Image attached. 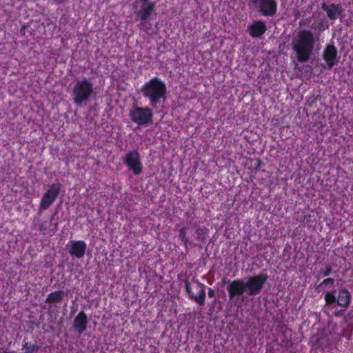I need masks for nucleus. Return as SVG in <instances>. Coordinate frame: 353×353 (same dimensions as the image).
Here are the masks:
<instances>
[{
    "instance_id": "28",
    "label": "nucleus",
    "mask_w": 353,
    "mask_h": 353,
    "mask_svg": "<svg viewBox=\"0 0 353 353\" xmlns=\"http://www.w3.org/2000/svg\"><path fill=\"white\" fill-rule=\"evenodd\" d=\"M56 1L58 3H63V0H56Z\"/></svg>"
},
{
    "instance_id": "1",
    "label": "nucleus",
    "mask_w": 353,
    "mask_h": 353,
    "mask_svg": "<svg viewBox=\"0 0 353 353\" xmlns=\"http://www.w3.org/2000/svg\"><path fill=\"white\" fill-rule=\"evenodd\" d=\"M315 39L312 32L302 29L297 32L292 41V48L296 54L299 62L303 63L309 60L313 53Z\"/></svg>"
},
{
    "instance_id": "13",
    "label": "nucleus",
    "mask_w": 353,
    "mask_h": 353,
    "mask_svg": "<svg viewBox=\"0 0 353 353\" xmlns=\"http://www.w3.org/2000/svg\"><path fill=\"white\" fill-rule=\"evenodd\" d=\"M321 9L326 12L327 17L331 21H335L339 18L341 21L343 18V10L341 4L334 3L327 4L323 2L321 4Z\"/></svg>"
},
{
    "instance_id": "9",
    "label": "nucleus",
    "mask_w": 353,
    "mask_h": 353,
    "mask_svg": "<svg viewBox=\"0 0 353 353\" xmlns=\"http://www.w3.org/2000/svg\"><path fill=\"white\" fill-rule=\"evenodd\" d=\"M62 185L60 183H54L43 194L39 204V210H47L57 199L60 194Z\"/></svg>"
},
{
    "instance_id": "3",
    "label": "nucleus",
    "mask_w": 353,
    "mask_h": 353,
    "mask_svg": "<svg viewBox=\"0 0 353 353\" xmlns=\"http://www.w3.org/2000/svg\"><path fill=\"white\" fill-rule=\"evenodd\" d=\"M94 94V84L88 79L83 78L77 80L74 85L71 96L73 103L78 107H81L89 101Z\"/></svg>"
},
{
    "instance_id": "26",
    "label": "nucleus",
    "mask_w": 353,
    "mask_h": 353,
    "mask_svg": "<svg viewBox=\"0 0 353 353\" xmlns=\"http://www.w3.org/2000/svg\"><path fill=\"white\" fill-rule=\"evenodd\" d=\"M25 28H26V26H23V27H21V30H20V32H21V34H24V33H25V30H25Z\"/></svg>"
},
{
    "instance_id": "20",
    "label": "nucleus",
    "mask_w": 353,
    "mask_h": 353,
    "mask_svg": "<svg viewBox=\"0 0 353 353\" xmlns=\"http://www.w3.org/2000/svg\"><path fill=\"white\" fill-rule=\"evenodd\" d=\"M22 350H24V353H33L39 351V346L37 344H31L28 342H24Z\"/></svg>"
},
{
    "instance_id": "6",
    "label": "nucleus",
    "mask_w": 353,
    "mask_h": 353,
    "mask_svg": "<svg viewBox=\"0 0 353 353\" xmlns=\"http://www.w3.org/2000/svg\"><path fill=\"white\" fill-rule=\"evenodd\" d=\"M129 117L132 123L140 126H145L152 122L153 113L148 107H139L133 105L129 112Z\"/></svg>"
},
{
    "instance_id": "21",
    "label": "nucleus",
    "mask_w": 353,
    "mask_h": 353,
    "mask_svg": "<svg viewBox=\"0 0 353 353\" xmlns=\"http://www.w3.org/2000/svg\"><path fill=\"white\" fill-rule=\"evenodd\" d=\"M334 283V279L331 277L325 279L316 288L318 291L322 290L325 287H332Z\"/></svg>"
},
{
    "instance_id": "25",
    "label": "nucleus",
    "mask_w": 353,
    "mask_h": 353,
    "mask_svg": "<svg viewBox=\"0 0 353 353\" xmlns=\"http://www.w3.org/2000/svg\"><path fill=\"white\" fill-rule=\"evenodd\" d=\"M208 295L210 298L214 297L215 295L214 290L212 288H209L208 292Z\"/></svg>"
},
{
    "instance_id": "4",
    "label": "nucleus",
    "mask_w": 353,
    "mask_h": 353,
    "mask_svg": "<svg viewBox=\"0 0 353 353\" xmlns=\"http://www.w3.org/2000/svg\"><path fill=\"white\" fill-rule=\"evenodd\" d=\"M352 299L350 292L344 288H339L337 292L336 290H331L324 294V301L327 306H339L343 310L347 309Z\"/></svg>"
},
{
    "instance_id": "24",
    "label": "nucleus",
    "mask_w": 353,
    "mask_h": 353,
    "mask_svg": "<svg viewBox=\"0 0 353 353\" xmlns=\"http://www.w3.org/2000/svg\"><path fill=\"white\" fill-rule=\"evenodd\" d=\"M332 271V268L330 265H326L323 268L319 270V274L322 277L328 276Z\"/></svg>"
},
{
    "instance_id": "5",
    "label": "nucleus",
    "mask_w": 353,
    "mask_h": 353,
    "mask_svg": "<svg viewBox=\"0 0 353 353\" xmlns=\"http://www.w3.org/2000/svg\"><path fill=\"white\" fill-rule=\"evenodd\" d=\"M254 10L264 17H273L276 14L278 4L276 0H249Z\"/></svg>"
},
{
    "instance_id": "14",
    "label": "nucleus",
    "mask_w": 353,
    "mask_h": 353,
    "mask_svg": "<svg viewBox=\"0 0 353 353\" xmlns=\"http://www.w3.org/2000/svg\"><path fill=\"white\" fill-rule=\"evenodd\" d=\"M322 57L328 68H332L338 63V51L334 45L327 44L323 50Z\"/></svg>"
},
{
    "instance_id": "18",
    "label": "nucleus",
    "mask_w": 353,
    "mask_h": 353,
    "mask_svg": "<svg viewBox=\"0 0 353 353\" xmlns=\"http://www.w3.org/2000/svg\"><path fill=\"white\" fill-rule=\"evenodd\" d=\"M54 217V215L51 216L50 223H48L47 221H43L41 223L39 226V230L43 234H46L48 231L52 234H54L57 232L58 223L53 222Z\"/></svg>"
},
{
    "instance_id": "19",
    "label": "nucleus",
    "mask_w": 353,
    "mask_h": 353,
    "mask_svg": "<svg viewBox=\"0 0 353 353\" xmlns=\"http://www.w3.org/2000/svg\"><path fill=\"white\" fill-rule=\"evenodd\" d=\"M65 296V293L63 290L52 292L48 295L46 303L50 304L59 303Z\"/></svg>"
},
{
    "instance_id": "22",
    "label": "nucleus",
    "mask_w": 353,
    "mask_h": 353,
    "mask_svg": "<svg viewBox=\"0 0 353 353\" xmlns=\"http://www.w3.org/2000/svg\"><path fill=\"white\" fill-rule=\"evenodd\" d=\"M139 28L140 30L144 31L146 33H149V31L152 28V23L150 22L149 19L145 20H140Z\"/></svg>"
},
{
    "instance_id": "17",
    "label": "nucleus",
    "mask_w": 353,
    "mask_h": 353,
    "mask_svg": "<svg viewBox=\"0 0 353 353\" xmlns=\"http://www.w3.org/2000/svg\"><path fill=\"white\" fill-rule=\"evenodd\" d=\"M266 30V25L265 22L261 20L254 21L248 26L249 34L253 38L261 37L265 34Z\"/></svg>"
},
{
    "instance_id": "11",
    "label": "nucleus",
    "mask_w": 353,
    "mask_h": 353,
    "mask_svg": "<svg viewBox=\"0 0 353 353\" xmlns=\"http://www.w3.org/2000/svg\"><path fill=\"white\" fill-rule=\"evenodd\" d=\"M141 3L140 8L138 10L137 3L132 6V9L136 16L139 20L149 19L155 9V2L152 0H139Z\"/></svg>"
},
{
    "instance_id": "8",
    "label": "nucleus",
    "mask_w": 353,
    "mask_h": 353,
    "mask_svg": "<svg viewBox=\"0 0 353 353\" xmlns=\"http://www.w3.org/2000/svg\"><path fill=\"white\" fill-rule=\"evenodd\" d=\"M185 290L188 297L194 300L199 305H205V285L201 283H197L191 285L188 281H185Z\"/></svg>"
},
{
    "instance_id": "16",
    "label": "nucleus",
    "mask_w": 353,
    "mask_h": 353,
    "mask_svg": "<svg viewBox=\"0 0 353 353\" xmlns=\"http://www.w3.org/2000/svg\"><path fill=\"white\" fill-rule=\"evenodd\" d=\"M88 323L87 314L83 311H81L74 319L73 327L78 333L82 334L86 330Z\"/></svg>"
},
{
    "instance_id": "2",
    "label": "nucleus",
    "mask_w": 353,
    "mask_h": 353,
    "mask_svg": "<svg viewBox=\"0 0 353 353\" xmlns=\"http://www.w3.org/2000/svg\"><path fill=\"white\" fill-rule=\"evenodd\" d=\"M143 96L148 99L153 109L160 108L166 97V85L158 77H153L141 88Z\"/></svg>"
},
{
    "instance_id": "7",
    "label": "nucleus",
    "mask_w": 353,
    "mask_h": 353,
    "mask_svg": "<svg viewBox=\"0 0 353 353\" xmlns=\"http://www.w3.org/2000/svg\"><path fill=\"white\" fill-rule=\"evenodd\" d=\"M268 275L265 273H259L254 276H250L245 282L248 295L255 296L261 292L265 283L268 281Z\"/></svg>"
},
{
    "instance_id": "15",
    "label": "nucleus",
    "mask_w": 353,
    "mask_h": 353,
    "mask_svg": "<svg viewBox=\"0 0 353 353\" xmlns=\"http://www.w3.org/2000/svg\"><path fill=\"white\" fill-rule=\"evenodd\" d=\"M70 247L69 248V253L71 256L77 259H81L84 256L87 249V245L85 241L82 240L70 241Z\"/></svg>"
},
{
    "instance_id": "27",
    "label": "nucleus",
    "mask_w": 353,
    "mask_h": 353,
    "mask_svg": "<svg viewBox=\"0 0 353 353\" xmlns=\"http://www.w3.org/2000/svg\"><path fill=\"white\" fill-rule=\"evenodd\" d=\"M312 103H313V100L311 101L310 100H307V102H306L307 105H309V106H312Z\"/></svg>"
},
{
    "instance_id": "10",
    "label": "nucleus",
    "mask_w": 353,
    "mask_h": 353,
    "mask_svg": "<svg viewBox=\"0 0 353 353\" xmlns=\"http://www.w3.org/2000/svg\"><path fill=\"white\" fill-rule=\"evenodd\" d=\"M123 163L134 175H139L143 171L140 154L137 150L128 152L123 158Z\"/></svg>"
},
{
    "instance_id": "23",
    "label": "nucleus",
    "mask_w": 353,
    "mask_h": 353,
    "mask_svg": "<svg viewBox=\"0 0 353 353\" xmlns=\"http://www.w3.org/2000/svg\"><path fill=\"white\" fill-rule=\"evenodd\" d=\"M179 236L187 249L189 248V246L190 248L192 246V243H190L188 239L185 237V229L182 228L179 230Z\"/></svg>"
},
{
    "instance_id": "29",
    "label": "nucleus",
    "mask_w": 353,
    "mask_h": 353,
    "mask_svg": "<svg viewBox=\"0 0 353 353\" xmlns=\"http://www.w3.org/2000/svg\"><path fill=\"white\" fill-rule=\"evenodd\" d=\"M63 19H64V17H61L60 21H61Z\"/></svg>"
},
{
    "instance_id": "12",
    "label": "nucleus",
    "mask_w": 353,
    "mask_h": 353,
    "mask_svg": "<svg viewBox=\"0 0 353 353\" xmlns=\"http://www.w3.org/2000/svg\"><path fill=\"white\" fill-rule=\"evenodd\" d=\"M227 290L230 300L236 296H241L244 293L248 294L245 281L242 279H238L232 281L227 287Z\"/></svg>"
}]
</instances>
